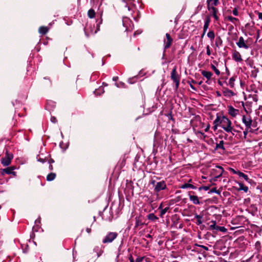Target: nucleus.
I'll return each instance as SVG.
<instances>
[{
  "label": "nucleus",
  "instance_id": "nucleus-21",
  "mask_svg": "<svg viewBox=\"0 0 262 262\" xmlns=\"http://www.w3.org/2000/svg\"><path fill=\"white\" fill-rule=\"evenodd\" d=\"M210 22V19L209 17H207V18H206L205 22H204V25L203 27L204 34H205L206 32H207V29L209 28Z\"/></svg>",
  "mask_w": 262,
  "mask_h": 262
},
{
  "label": "nucleus",
  "instance_id": "nucleus-12",
  "mask_svg": "<svg viewBox=\"0 0 262 262\" xmlns=\"http://www.w3.org/2000/svg\"><path fill=\"white\" fill-rule=\"evenodd\" d=\"M246 33H245L246 35L248 34L250 36H253L254 33L255 27L252 25H250V24H247L245 26Z\"/></svg>",
  "mask_w": 262,
  "mask_h": 262
},
{
  "label": "nucleus",
  "instance_id": "nucleus-48",
  "mask_svg": "<svg viewBox=\"0 0 262 262\" xmlns=\"http://www.w3.org/2000/svg\"><path fill=\"white\" fill-rule=\"evenodd\" d=\"M236 133H241V132L236 130L232 126V130H231V132H229V133H231L232 135L234 136Z\"/></svg>",
  "mask_w": 262,
  "mask_h": 262
},
{
  "label": "nucleus",
  "instance_id": "nucleus-6",
  "mask_svg": "<svg viewBox=\"0 0 262 262\" xmlns=\"http://www.w3.org/2000/svg\"><path fill=\"white\" fill-rule=\"evenodd\" d=\"M224 172L223 168L221 166H216L215 168L212 169L211 175L214 177V180H216L222 176Z\"/></svg>",
  "mask_w": 262,
  "mask_h": 262
},
{
  "label": "nucleus",
  "instance_id": "nucleus-26",
  "mask_svg": "<svg viewBox=\"0 0 262 262\" xmlns=\"http://www.w3.org/2000/svg\"><path fill=\"white\" fill-rule=\"evenodd\" d=\"M222 44L223 41L221 37L220 36H217L215 39V46L217 48H220L221 46H222Z\"/></svg>",
  "mask_w": 262,
  "mask_h": 262
},
{
  "label": "nucleus",
  "instance_id": "nucleus-22",
  "mask_svg": "<svg viewBox=\"0 0 262 262\" xmlns=\"http://www.w3.org/2000/svg\"><path fill=\"white\" fill-rule=\"evenodd\" d=\"M219 3V0H207V7L215 6Z\"/></svg>",
  "mask_w": 262,
  "mask_h": 262
},
{
  "label": "nucleus",
  "instance_id": "nucleus-59",
  "mask_svg": "<svg viewBox=\"0 0 262 262\" xmlns=\"http://www.w3.org/2000/svg\"><path fill=\"white\" fill-rule=\"evenodd\" d=\"M141 33V31H139V30H138V31H136L134 34V35L135 36L137 34H140V33Z\"/></svg>",
  "mask_w": 262,
  "mask_h": 262
},
{
  "label": "nucleus",
  "instance_id": "nucleus-43",
  "mask_svg": "<svg viewBox=\"0 0 262 262\" xmlns=\"http://www.w3.org/2000/svg\"><path fill=\"white\" fill-rule=\"evenodd\" d=\"M211 68L214 71L215 73L217 75H220V71L215 67V66L212 64H211Z\"/></svg>",
  "mask_w": 262,
  "mask_h": 262
},
{
  "label": "nucleus",
  "instance_id": "nucleus-16",
  "mask_svg": "<svg viewBox=\"0 0 262 262\" xmlns=\"http://www.w3.org/2000/svg\"><path fill=\"white\" fill-rule=\"evenodd\" d=\"M208 11L212 14L213 17L214 18L215 20L219 19V17L217 15V10L215 6H211L210 7H207Z\"/></svg>",
  "mask_w": 262,
  "mask_h": 262
},
{
  "label": "nucleus",
  "instance_id": "nucleus-9",
  "mask_svg": "<svg viewBox=\"0 0 262 262\" xmlns=\"http://www.w3.org/2000/svg\"><path fill=\"white\" fill-rule=\"evenodd\" d=\"M166 188V184L164 181L158 182L155 185V190L159 192Z\"/></svg>",
  "mask_w": 262,
  "mask_h": 262
},
{
  "label": "nucleus",
  "instance_id": "nucleus-11",
  "mask_svg": "<svg viewBox=\"0 0 262 262\" xmlns=\"http://www.w3.org/2000/svg\"><path fill=\"white\" fill-rule=\"evenodd\" d=\"M15 169V167L14 166H11L5 169H3L1 172L2 174L4 175L5 173H7L8 174H12L13 175L15 176V172L13 171V170H14Z\"/></svg>",
  "mask_w": 262,
  "mask_h": 262
},
{
  "label": "nucleus",
  "instance_id": "nucleus-7",
  "mask_svg": "<svg viewBox=\"0 0 262 262\" xmlns=\"http://www.w3.org/2000/svg\"><path fill=\"white\" fill-rule=\"evenodd\" d=\"M13 158V155L12 154L8 153L7 151L5 157L1 159V163L4 166H7L10 164Z\"/></svg>",
  "mask_w": 262,
  "mask_h": 262
},
{
  "label": "nucleus",
  "instance_id": "nucleus-5",
  "mask_svg": "<svg viewBox=\"0 0 262 262\" xmlns=\"http://www.w3.org/2000/svg\"><path fill=\"white\" fill-rule=\"evenodd\" d=\"M122 24L125 28L126 31H131L133 30L134 25L129 18L124 16L122 18Z\"/></svg>",
  "mask_w": 262,
  "mask_h": 262
},
{
  "label": "nucleus",
  "instance_id": "nucleus-53",
  "mask_svg": "<svg viewBox=\"0 0 262 262\" xmlns=\"http://www.w3.org/2000/svg\"><path fill=\"white\" fill-rule=\"evenodd\" d=\"M143 259V258L142 257H138L136 260L135 262H142Z\"/></svg>",
  "mask_w": 262,
  "mask_h": 262
},
{
  "label": "nucleus",
  "instance_id": "nucleus-35",
  "mask_svg": "<svg viewBox=\"0 0 262 262\" xmlns=\"http://www.w3.org/2000/svg\"><path fill=\"white\" fill-rule=\"evenodd\" d=\"M95 12L93 9H91L88 11V15L90 18H93L95 17Z\"/></svg>",
  "mask_w": 262,
  "mask_h": 262
},
{
  "label": "nucleus",
  "instance_id": "nucleus-56",
  "mask_svg": "<svg viewBox=\"0 0 262 262\" xmlns=\"http://www.w3.org/2000/svg\"><path fill=\"white\" fill-rule=\"evenodd\" d=\"M200 247L203 248L204 250H205L206 251H207L208 250V248L205 246H204V245H200L199 246Z\"/></svg>",
  "mask_w": 262,
  "mask_h": 262
},
{
  "label": "nucleus",
  "instance_id": "nucleus-29",
  "mask_svg": "<svg viewBox=\"0 0 262 262\" xmlns=\"http://www.w3.org/2000/svg\"><path fill=\"white\" fill-rule=\"evenodd\" d=\"M235 81V77H231L228 82V84H227L228 85H229L231 88H234V82Z\"/></svg>",
  "mask_w": 262,
  "mask_h": 262
},
{
  "label": "nucleus",
  "instance_id": "nucleus-49",
  "mask_svg": "<svg viewBox=\"0 0 262 262\" xmlns=\"http://www.w3.org/2000/svg\"><path fill=\"white\" fill-rule=\"evenodd\" d=\"M230 170L234 174H237L238 176H239V173L238 172H240L241 171H238V170H235L233 168H230Z\"/></svg>",
  "mask_w": 262,
  "mask_h": 262
},
{
  "label": "nucleus",
  "instance_id": "nucleus-45",
  "mask_svg": "<svg viewBox=\"0 0 262 262\" xmlns=\"http://www.w3.org/2000/svg\"><path fill=\"white\" fill-rule=\"evenodd\" d=\"M196 135L198 136H199L201 138H205L206 137V135L201 131H198L196 133Z\"/></svg>",
  "mask_w": 262,
  "mask_h": 262
},
{
  "label": "nucleus",
  "instance_id": "nucleus-37",
  "mask_svg": "<svg viewBox=\"0 0 262 262\" xmlns=\"http://www.w3.org/2000/svg\"><path fill=\"white\" fill-rule=\"evenodd\" d=\"M94 92L96 95H100L104 92V91L103 88H99L98 89L96 90Z\"/></svg>",
  "mask_w": 262,
  "mask_h": 262
},
{
  "label": "nucleus",
  "instance_id": "nucleus-19",
  "mask_svg": "<svg viewBox=\"0 0 262 262\" xmlns=\"http://www.w3.org/2000/svg\"><path fill=\"white\" fill-rule=\"evenodd\" d=\"M202 75L206 77L207 80H209L211 79L213 74L211 72L203 70L201 71Z\"/></svg>",
  "mask_w": 262,
  "mask_h": 262
},
{
  "label": "nucleus",
  "instance_id": "nucleus-4",
  "mask_svg": "<svg viewBox=\"0 0 262 262\" xmlns=\"http://www.w3.org/2000/svg\"><path fill=\"white\" fill-rule=\"evenodd\" d=\"M171 79L173 80V81L176 83V90H177L179 86L180 77L179 75L177 74V67H174L170 74Z\"/></svg>",
  "mask_w": 262,
  "mask_h": 262
},
{
  "label": "nucleus",
  "instance_id": "nucleus-64",
  "mask_svg": "<svg viewBox=\"0 0 262 262\" xmlns=\"http://www.w3.org/2000/svg\"><path fill=\"white\" fill-rule=\"evenodd\" d=\"M86 232H87L88 233H90L91 232V229H90V228H87L86 229Z\"/></svg>",
  "mask_w": 262,
  "mask_h": 262
},
{
  "label": "nucleus",
  "instance_id": "nucleus-42",
  "mask_svg": "<svg viewBox=\"0 0 262 262\" xmlns=\"http://www.w3.org/2000/svg\"><path fill=\"white\" fill-rule=\"evenodd\" d=\"M215 230L220 231L222 232H226L227 231V229L224 226H217Z\"/></svg>",
  "mask_w": 262,
  "mask_h": 262
},
{
  "label": "nucleus",
  "instance_id": "nucleus-55",
  "mask_svg": "<svg viewBox=\"0 0 262 262\" xmlns=\"http://www.w3.org/2000/svg\"><path fill=\"white\" fill-rule=\"evenodd\" d=\"M128 259L130 262H134V259L132 255H130L128 257Z\"/></svg>",
  "mask_w": 262,
  "mask_h": 262
},
{
  "label": "nucleus",
  "instance_id": "nucleus-8",
  "mask_svg": "<svg viewBox=\"0 0 262 262\" xmlns=\"http://www.w3.org/2000/svg\"><path fill=\"white\" fill-rule=\"evenodd\" d=\"M123 2L125 3V7L127 8L128 11L134 12L135 4H134V0H123Z\"/></svg>",
  "mask_w": 262,
  "mask_h": 262
},
{
  "label": "nucleus",
  "instance_id": "nucleus-18",
  "mask_svg": "<svg viewBox=\"0 0 262 262\" xmlns=\"http://www.w3.org/2000/svg\"><path fill=\"white\" fill-rule=\"evenodd\" d=\"M93 251L96 253L97 257H100L103 252V250L99 246L95 247L93 249Z\"/></svg>",
  "mask_w": 262,
  "mask_h": 262
},
{
  "label": "nucleus",
  "instance_id": "nucleus-41",
  "mask_svg": "<svg viewBox=\"0 0 262 262\" xmlns=\"http://www.w3.org/2000/svg\"><path fill=\"white\" fill-rule=\"evenodd\" d=\"M137 79V76L133 77L128 79V82L130 84L135 83Z\"/></svg>",
  "mask_w": 262,
  "mask_h": 262
},
{
  "label": "nucleus",
  "instance_id": "nucleus-28",
  "mask_svg": "<svg viewBox=\"0 0 262 262\" xmlns=\"http://www.w3.org/2000/svg\"><path fill=\"white\" fill-rule=\"evenodd\" d=\"M239 173V177H241V178H243L245 179V180L246 181H247V182L248 183H250L251 181H252L251 179H249L247 175L245 174V173H244L243 172H238Z\"/></svg>",
  "mask_w": 262,
  "mask_h": 262
},
{
  "label": "nucleus",
  "instance_id": "nucleus-24",
  "mask_svg": "<svg viewBox=\"0 0 262 262\" xmlns=\"http://www.w3.org/2000/svg\"><path fill=\"white\" fill-rule=\"evenodd\" d=\"M227 19L231 21L232 23H233L235 26L237 25L236 23L239 21L238 19L237 18L234 17L232 16H228L227 17Z\"/></svg>",
  "mask_w": 262,
  "mask_h": 262
},
{
  "label": "nucleus",
  "instance_id": "nucleus-17",
  "mask_svg": "<svg viewBox=\"0 0 262 262\" xmlns=\"http://www.w3.org/2000/svg\"><path fill=\"white\" fill-rule=\"evenodd\" d=\"M223 93L224 96L227 97H231L235 95V93L233 91L228 88H223Z\"/></svg>",
  "mask_w": 262,
  "mask_h": 262
},
{
  "label": "nucleus",
  "instance_id": "nucleus-60",
  "mask_svg": "<svg viewBox=\"0 0 262 262\" xmlns=\"http://www.w3.org/2000/svg\"><path fill=\"white\" fill-rule=\"evenodd\" d=\"M140 224V221L139 220H136V227H138Z\"/></svg>",
  "mask_w": 262,
  "mask_h": 262
},
{
  "label": "nucleus",
  "instance_id": "nucleus-27",
  "mask_svg": "<svg viewBox=\"0 0 262 262\" xmlns=\"http://www.w3.org/2000/svg\"><path fill=\"white\" fill-rule=\"evenodd\" d=\"M147 218L152 222H156L158 220V217L152 213L148 214Z\"/></svg>",
  "mask_w": 262,
  "mask_h": 262
},
{
  "label": "nucleus",
  "instance_id": "nucleus-32",
  "mask_svg": "<svg viewBox=\"0 0 262 262\" xmlns=\"http://www.w3.org/2000/svg\"><path fill=\"white\" fill-rule=\"evenodd\" d=\"M255 130H256V129H247V128H246L245 130L243 132L244 138L245 139L247 138V136L249 132L254 133Z\"/></svg>",
  "mask_w": 262,
  "mask_h": 262
},
{
  "label": "nucleus",
  "instance_id": "nucleus-58",
  "mask_svg": "<svg viewBox=\"0 0 262 262\" xmlns=\"http://www.w3.org/2000/svg\"><path fill=\"white\" fill-rule=\"evenodd\" d=\"M259 32H260L259 30H257V31H256V32H257L256 41L258 40V39L259 37Z\"/></svg>",
  "mask_w": 262,
  "mask_h": 262
},
{
  "label": "nucleus",
  "instance_id": "nucleus-14",
  "mask_svg": "<svg viewBox=\"0 0 262 262\" xmlns=\"http://www.w3.org/2000/svg\"><path fill=\"white\" fill-rule=\"evenodd\" d=\"M166 40H164V49H168L170 47V46L171 45L172 39L170 37V35L168 33L166 34Z\"/></svg>",
  "mask_w": 262,
  "mask_h": 262
},
{
  "label": "nucleus",
  "instance_id": "nucleus-20",
  "mask_svg": "<svg viewBox=\"0 0 262 262\" xmlns=\"http://www.w3.org/2000/svg\"><path fill=\"white\" fill-rule=\"evenodd\" d=\"M189 200L194 204H199L200 201L198 197L196 195H189Z\"/></svg>",
  "mask_w": 262,
  "mask_h": 262
},
{
  "label": "nucleus",
  "instance_id": "nucleus-34",
  "mask_svg": "<svg viewBox=\"0 0 262 262\" xmlns=\"http://www.w3.org/2000/svg\"><path fill=\"white\" fill-rule=\"evenodd\" d=\"M224 142L223 140H221L219 143H216V149L221 148L222 149H225V147L224 146Z\"/></svg>",
  "mask_w": 262,
  "mask_h": 262
},
{
  "label": "nucleus",
  "instance_id": "nucleus-31",
  "mask_svg": "<svg viewBox=\"0 0 262 262\" xmlns=\"http://www.w3.org/2000/svg\"><path fill=\"white\" fill-rule=\"evenodd\" d=\"M208 37L212 41L215 38V34L213 31L210 30L207 33Z\"/></svg>",
  "mask_w": 262,
  "mask_h": 262
},
{
  "label": "nucleus",
  "instance_id": "nucleus-47",
  "mask_svg": "<svg viewBox=\"0 0 262 262\" xmlns=\"http://www.w3.org/2000/svg\"><path fill=\"white\" fill-rule=\"evenodd\" d=\"M115 85L118 88H125V83L123 82H119L115 83Z\"/></svg>",
  "mask_w": 262,
  "mask_h": 262
},
{
  "label": "nucleus",
  "instance_id": "nucleus-44",
  "mask_svg": "<svg viewBox=\"0 0 262 262\" xmlns=\"http://www.w3.org/2000/svg\"><path fill=\"white\" fill-rule=\"evenodd\" d=\"M101 16H102V12H101V13H100V20L99 22L98 23V24L97 25L96 29L94 32V34L96 33L99 30V25L100 24H101L102 21V19L101 18Z\"/></svg>",
  "mask_w": 262,
  "mask_h": 262
},
{
  "label": "nucleus",
  "instance_id": "nucleus-25",
  "mask_svg": "<svg viewBox=\"0 0 262 262\" xmlns=\"http://www.w3.org/2000/svg\"><path fill=\"white\" fill-rule=\"evenodd\" d=\"M181 188L182 189H187V188H191L193 189H196V187L193 186L192 184H188V183H185L183 185H182L181 187Z\"/></svg>",
  "mask_w": 262,
  "mask_h": 262
},
{
  "label": "nucleus",
  "instance_id": "nucleus-50",
  "mask_svg": "<svg viewBox=\"0 0 262 262\" xmlns=\"http://www.w3.org/2000/svg\"><path fill=\"white\" fill-rule=\"evenodd\" d=\"M210 191L211 192H214V193H216L217 194H220V191L219 190H217L215 187L212 188Z\"/></svg>",
  "mask_w": 262,
  "mask_h": 262
},
{
  "label": "nucleus",
  "instance_id": "nucleus-33",
  "mask_svg": "<svg viewBox=\"0 0 262 262\" xmlns=\"http://www.w3.org/2000/svg\"><path fill=\"white\" fill-rule=\"evenodd\" d=\"M239 186V190H243L244 192H247L248 191V187L245 186L242 183H238Z\"/></svg>",
  "mask_w": 262,
  "mask_h": 262
},
{
  "label": "nucleus",
  "instance_id": "nucleus-39",
  "mask_svg": "<svg viewBox=\"0 0 262 262\" xmlns=\"http://www.w3.org/2000/svg\"><path fill=\"white\" fill-rule=\"evenodd\" d=\"M211 224L209 226V229L210 230H215L217 225H216V222L215 221H211Z\"/></svg>",
  "mask_w": 262,
  "mask_h": 262
},
{
  "label": "nucleus",
  "instance_id": "nucleus-46",
  "mask_svg": "<svg viewBox=\"0 0 262 262\" xmlns=\"http://www.w3.org/2000/svg\"><path fill=\"white\" fill-rule=\"evenodd\" d=\"M169 207H166L165 208H163L161 210V211H160V216L161 217H163V216L166 213V212L168 211V210L169 209Z\"/></svg>",
  "mask_w": 262,
  "mask_h": 262
},
{
  "label": "nucleus",
  "instance_id": "nucleus-57",
  "mask_svg": "<svg viewBox=\"0 0 262 262\" xmlns=\"http://www.w3.org/2000/svg\"><path fill=\"white\" fill-rule=\"evenodd\" d=\"M258 17L259 19L262 20V13L261 12H259L258 13Z\"/></svg>",
  "mask_w": 262,
  "mask_h": 262
},
{
  "label": "nucleus",
  "instance_id": "nucleus-62",
  "mask_svg": "<svg viewBox=\"0 0 262 262\" xmlns=\"http://www.w3.org/2000/svg\"><path fill=\"white\" fill-rule=\"evenodd\" d=\"M118 79V77L117 76H115L113 78V80L114 81H116Z\"/></svg>",
  "mask_w": 262,
  "mask_h": 262
},
{
  "label": "nucleus",
  "instance_id": "nucleus-38",
  "mask_svg": "<svg viewBox=\"0 0 262 262\" xmlns=\"http://www.w3.org/2000/svg\"><path fill=\"white\" fill-rule=\"evenodd\" d=\"M255 249L257 252H260L261 250V243L259 241H257L255 244Z\"/></svg>",
  "mask_w": 262,
  "mask_h": 262
},
{
  "label": "nucleus",
  "instance_id": "nucleus-52",
  "mask_svg": "<svg viewBox=\"0 0 262 262\" xmlns=\"http://www.w3.org/2000/svg\"><path fill=\"white\" fill-rule=\"evenodd\" d=\"M206 54L209 56L211 55V51L210 50V47L209 46H207L206 47Z\"/></svg>",
  "mask_w": 262,
  "mask_h": 262
},
{
  "label": "nucleus",
  "instance_id": "nucleus-3",
  "mask_svg": "<svg viewBox=\"0 0 262 262\" xmlns=\"http://www.w3.org/2000/svg\"><path fill=\"white\" fill-rule=\"evenodd\" d=\"M118 233L116 232H108L102 240L103 244H108L113 242L118 236Z\"/></svg>",
  "mask_w": 262,
  "mask_h": 262
},
{
  "label": "nucleus",
  "instance_id": "nucleus-1",
  "mask_svg": "<svg viewBox=\"0 0 262 262\" xmlns=\"http://www.w3.org/2000/svg\"><path fill=\"white\" fill-rule=\"evenodd\" d=\"M218 126L222 128L226 132L229 133L232 130V122L227 117L217 115L213 121L214 130H216Z\"/></svg>",
  "mask_w": 262,
  "mask_h": 262
},
{
  "label": "nucleus",
  "instance_id": "nucleus-51",
  "mask_svg": "<svg viewBox=\"0 0 262 262\" xmlns=\"http://www.w3.org/2000/svg\"><path fill=\"white\" fill-rule=\"evenodd\" d=\"M232 13L235 16H237L238 15V12L237 8H235L232 10Z\"/></svg>",
  "mask_w": 262,
  "mask_h": 262
},
{
  "label": "nucleus",
  "instance_id": "nucleus-2",
  "mask_svg": "<svg viewBox=\"0 0 262 262\" xmlns=\"http://www.w3.org/2000/svg\"><path fill=\"white\" fill-rule=\"evenodd\" d=\"M242 122L247 129H256V130L258 129L257 122L255 120H252L250 116L243 115Z\"/></svg>",
  "mask_w": 262,
  "mask_h": 262
},
{
  "label": "nucleus",
  "instance_id": "nucleus-36",
  "mask_svg": "<svg viewBox=\"0 0 262 262\" xmlns=\"http://www.w3.org/2000/svg\"><path fill=\"white\" fill-rule=\"evenodd\" d=\"M202 215H200L196 214L195 215V218L197 219L196 224L199 225L202 224L203 222L202 221Z\"/></svg>",
  "mask_w": 262,
  "mask_h": 262
},
{
  "label": "nucleus",
  "instance_id": "nucleus-10",
  "mask_svg": "<svg viewBox=\"0 0 262 262\" xmlns=\"http://www.w3.org/2000/svg\"><path fill=\"white\" fill-rule=\"evenodd\" d=\"M236 45L239 48H244L245 49H248L249 46L247 45L246 41L245 40L243 37H239L238 41L236 42Z\"/></svg>",
  "mask_w": 262,
  "mask_h": 262
},
{
  "label": "nucleus",
  "instance_id": "nucleus-23",
  "mask_svg": "<svg viewBox=\"0 0 262 262\" xmlns=\"http://www.w3.org/2000/svg\"><path fill=\"white\" fill-rule=\"evenodd\" d=\"M49 31V28L47 27L41 26L39 28V33L42 35L46 34Z\"/></svg>",
  "mask_w": 262,
  "mask_h": 262
},
{
  "label": "nucleus",
  "instance_id": "nucleus-54",
  "mask_svg": "<svg viewBox=\"0 0 262 262\" xmlns=\"http://www.w3.org/2000/svg\"><path fill=\"white\" fill-rule=\"evenodd\" d=\"M51 121L53 123H56L57 122V119L55 117H51Z\"/></svg>",
  "mask_w": 262,
  "mask_h": 262
},
{
  "label": "nucleus",
  "instance_id": "nucleus-40",
  "mask_svg": "<svg viewBox=\"0 0 262 262\" xmlns=\"http://www.w3.org/2000/svg\"><path fill=\"white\" fill-rule=\"evenodd\" d=\"M188 83L191 89L194 91H196V89L192 85V83H196L195 81L194 80H191V81H189Z\"/></svg>",
  "mask_w": 262,
  "mask_h": 262
},
{
  "label": "nucleus",
  "instance_id": "nucleus-30",
  "mask_svg": "<svg viewBox=\"0 0 262 262\" xmlns=\"http://www.w3.org/2000/svg\"><path fill=\"white\" fill-rule=\"evenodd\" d=\"M56 177V173L51 172L47 175V180L48 181H51L55 179Z\"/></svg>",
  "mask_w": 262,
  "mask_h": 262
},
{
  "label": "nucleus",
  "instance_id": "nucleus-15",
  "mask_svg": "<svg viewBox=\"0 0 262 262\" xmlns=\"http://www.w3.org/2000/svg\"><path fill=\"white\" fill-rule=\"evenodd\" d=\"M228 111L229 114L233 117H236L239 114V110L234 108L231 105L228 106Z\"/></svg>",
  "mask_w": 262,
  "mask_h": 262
},
{
  "label": "nucleus",
  "instance_id": "nucleus-63",
  "mask_svg": "<svg viewBox=\"0 0 262 262\" xmlns=\"http://www.w3.org/2000/svg\"><path fill=\"white\" fill-rule=\"evenodd\" d=\"M49 168L50 170H53V166L52 165V164H49Z\"/></svg>",
  "mask_w": 262,
  "mask_h": 262
},
{
  "label": "nucleus",
  "instance_id": "nucleus-61",
  "mask_svg": "<svg viewBox=\"0 0 262 262\" xmlns=\"http://www.w3.org/2000/svg\"><path fill=\"white\" fill-rule=\"evenodd\" d=\"M209 128H210V126H209V125H208L206 126V127L205 128V132H207L209 130Z\"/></svg>",
  "mask_w": 262,
  "mask_h": 262
},
{
  "label": "nucleus",
  "instance_id": "nucleus-13",
  "mask_svg": "<svg viewBox=\"0 0 262 262\" xmlns=\"http://www.w3.org/2000/svg\"><path fill=\"white\" fill-rule=\"evenodd\" d=\"M232 57V59L236 62H242L243 61L240 53L236 50L233 52Z\"/></svg>",
  "mask_w": 262,
  "mask_h": 262
}]
</instances>
